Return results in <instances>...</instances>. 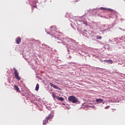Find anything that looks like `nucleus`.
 <instances>
[{
	"mask_svg": "<svg viewBox=\"0 0 125 125\" xmlns=\"http://www.w3.org/2000/svg\"><path fill=\"white\" fill-rule=\"evenodd\" d=\"M76 0V1H79V0Z\"/></svg>",
	"mask_w": 125,
	"mask_h": 125,
	"instance_id": "dca6fc26",
	"label": "nucleus"
},
{
	"mask_svg": "<svg viewBox=\"0 0 125 125\" xmlns=\"http://www.w3.org/2000/svg\"><path fill=\"white\" fill-rule=\"evenodd\" d=\"M56 98L58 99V100H60V101H64V98L62 97H60L59 96H56Z\"/></svg>",
	"mask_w": 125,
	"mask_h": 125,
	"instance_id": "0eeeda50",
	"label": "nucleus"
},
{
	"mask_svg": "<svg viewBox=\"0 0 125 125\" xmlns=\"http://www.w3.org/2000/svg\"><path fill=\"white\" fill-rule=\"evenodd\" d=\"M104 62H106V63H109V64L113 63V61L111 60H104Z\"/></svg>",
	"mask_w": 125,
	"mask_h": 125,
	"instance_id": "6e6552de",
	"label": "nucleus"
},
{
	"mask_svg": "<svg viewBox=\"0 0 125 125\" xmlns=\"http://www.w3.org/2000/svg\"><path fill=\"white\" fill-rule=\"evenodd\" d=\"M96 39H97V40H101V39H102V37H101V36L99 35H97L96 36Z\"/></svg>",
	"mask_w": 125,
	"mask_h": 125,
	"instance_id": "9b49d317",
	"label": "nucleus"
},
{
	"mask_svg": "<svg viewBox=\"0 0 125 125\" xmlns=\"http://www.w3.org/2000/svg\"><path fill=\"white\" fill-rule=\"evenodd\" d=\"M52 96L53 97V98H56V96L54 94H52Z\"/></svg>",
	"mask_w": 125,
	"mask_h": 125,
	"instance_id": "4468645a",
	"label": "nucleus"
},
{
	"mask_svg": "<svg viewBox=\"0 0 125 125\" xmlns=\"http://www.w3.org/2000/svg\"><path fill=\"white\" fill-rule=\"evenodd\" d=\"M109 108H110V106L107 105V106H105V107H104V109H109Z\"/></svg>",
	"mask_w": 125,
	"mask_h": 125,
	"instance_id": "ddd939ff",
	"label": "nucleus"
},
{
	"mask_svg": "<svg viewBox=\"0 0 125 125\" xmlns=\"http://www.w3.org/2000/svg\"><path fill=\"white\" fill-rule=\"evenodd\" d=\"M39 88H40V85H39V83H37L36 86L35 90L38 91V90H39Z\"/></svg>",
	"mask_w": 125,
	"mask_h": 125,
	"instance_id": "9d476101",
	"label": "nucleus"
},
{
	"mask_svg": "<svg viewBox=\"0 0 125 125\" xmlns=\"http://www.w3.org/2000/svg\"><path fill=\"white\" fill-rule=\"evenodd\" d=\"M51 119V113H50L47 117L45 118V120L43 121V125H45L48 122L49 120Z\"/></svg>",
	"mask_w": 125,
	"mask_h": 125,
	"instance_id": "7ed1b4c3",
	"label": "nucleus"
},
{
	"mask_svg": "<svg viewBox=\"0 0 125 125\" xmlns=\"http://www.w3.org/2000/svg\"><path fill=\"white\" fill-rule=\"evenodd\" d=\"M96 102L98 103H103V100L102 99H97L96 100Z\"/></svg>",
	"mask_w": 125,
	"mask_h": 125,
	"instance_id": "423d86ee",
	"label": "nucleus"
},
{
	"mask_svg": "<svg viewBox=\"0 0 125 125\" xmlns=\"http://www.w3.org/2000/svg\"><path fill=\"white\" fill-rule=\"evenodd\" d=\"M33 7H35V8H37V5L33 6Z\"/></svg>",
	"mask_w": 125,
	"mask_h": 125,
	"instance_id": "2eb2a0df",
	"label": "nucleus"
},
{
	"mask_svg": "<svg viewBox=\"0 0 125 125\" xmlns=\"http://www.w3.org/2000/svg\"><path fill=\"white\" fill-rule=\"evenodd\" d=\"M16 42L17 44H19V43L21 42V38H20V37H17L16 39Z\"/></svg>",
	"mask_w": 125,
	"mask_h": 125,
	"instance_id": "39448f33",
	"label": "nucleus"
},
{
	"mask_svg": "<svg viewBox=\"0 0 125 125\" xmlns=\"http://www.w3.org/2000/svg\"><path fill=\"white\" fill-rule=\"evenodd\" d=\"M49 84L52 87H54V88H55L56 89H58L59 90H61V88L57 86L56 85H54L51 83H50Z\"/></svg>",
	"mask_w": 125,
	"mask_h": 125,
	"instance_id": "20e7f679",
	"label": "nucleus"
},
{
	"mask_svg": "<svg viewBox=\"0 0 125 125\" xmlns=\"http://www.w3.org/2000/svg\"><path fill=\"white\" fill-rule=\"evenodd\" d=\"M100 9L101 10H107V9H106V8H104V7H101V8H100Z\"/></svg>",
	"mask_w": 125,
	"mask_h": 125,
	"instance_id": "f8f14e48",
	"label": "nucleus"
},
{
	"mask_svg": "<svg viewBox=\"0 0 125 125\" xmlns=\"http://www.w3.org/2000/svg\"><path fill=\"white\" fill-rule=\"evenodd\" d=\"M14 88H15V89L16 90V91L18 92H21L20 90L19 89V87H18V86L15 85H14Z\"/></svg>",
	"mask_w": 125,
	"mask_h": 125,
	"instance_id": "1a4fd4ad",
	"label": "nucleus"
},
{
	"mask_svg": "<svg viewBox=\"0 0 125 125\" xmlns=\"http://www.w3.org/2000/svg\"><path fill=\"white\" fill-rule=\"evenodd\" d=\"M13 70L14 71V75L16 79L18 81H20V80H21V78L19 77V73L18 72V70H17V69H16L15 68H14Z\"/></svg>",
	"mask_w": 125,
	"mask_h": 125,
	"instance_id": "f03ea898",
	"label": "nucleus"
},
{
	"mask_svg": "<svg viewBox=\"0 0 125 125\" xmlns=\"http://www.w3.org/2000/svg\"><path fill=\"white\" fill-rule=\"evenodd\" d=\"M68 100L72 103H77V102H79L78 98L74 96H70L68 97Z\"/></svg>",
	"mask_w": 125,
	"mask_h": 125,
	"instance_id": "f257e3e1",
	"label": "nucleus"
}]
</instances>
